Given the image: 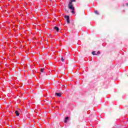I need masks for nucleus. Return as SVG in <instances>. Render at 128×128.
Returning a JSON list of instances; mask_svg holds the SVG:
<instances>
[{
	"label": "nucleus",
	"instance_id": "nucleus-1",
	"mask_svg": "<svg viewBox=\"0 0 128 128\" xmlns=\"http://www.w3.org/2000/svg\"><path fill=\"white\" fill-rule=\"evenodd\" d=\"M76 2V0H70L69 2L68 7L70 10H72V13L73 14H74V5H72V2Z\"/></svg>",
	"mask_w": 128,
	"mask_h": 128
},
{
	"label": "nucleus",
	"instance_id": "nucleus-2",
	"mask_svg": "<svg viewBox=\"0 0 128 128\" xmlns=\"http://www.w3.org/2000/svg\"><path fill=\"white\" fill-rule=\"evenodd\" d=\"M55 95L56 96H62V93H56Z\"/></svg>",
	"mask_w": 128,
	"mask_h": 128
},
{
	"label": "nucleus",
	"instance_id": "nucleus-3",
	"mask_svg": "<svg viewBox=\"0 0 128 128\" xmlns=\"http://www.w3.org/2000/svg\"><path fill=\"white\" fill-rule=\"evenodd\" d=\"M66 18L67 22L68 24H70V16H66Z\"/></svg>",
	"mask_w": 128,
	"mask_h": 128
},
{
	"label": "nucleus",
	"instance_id": "nucleus-4",
	"mask_svg": "<svg viewBox=\"0 0 128 128\" xmlns=\"http://www.w3.org/2000/svg\"><path fill=\"white\" fill-rule=\"evenodd\" d=\"M54 30H56V32H58L60 30V28H58L57 27V26H54Z\"/></svg>",
	"mask_w": 128,
	"mask_h": 128
},
{
	"label": "nucleus",
	"instance_id": "nucleus-5",
	"mask_svg": "<svg viewBox=\"0 0 128 128\" xmlns=\"http://www.w3.org/2000/svg\"><path fill=\"white\" fill-rule=\"evenodd\" d=\"M15 114H16V116H20V113L18 112V110H16L15 112Z\"/></svg>",
	"mask_w": 128,
	"mask_h": 128
},
{
	"label": "nucleus",
	"instance_id": "nucleus-6",
	"mask_svg": "<svg viewBox=\"0 0 128 128\" xmlns=\"http://www.w3.org/2000/svg\"><path fill=\"white\" fill-rule=\"evenodd\" d=\"M68 117H66L65 118L64 122H68Z\"/></svg>",
	"mask_w": 128,
	"mask_h": 128
},
{
	"label": "nucleus",
	"instance_id": "nucleus-7",
	"mask_svg": "<svg viewBox=\"0 0 128 128\" xmlns=\"http://www.w3.org/2000/svg\"><path fill=\"white\" fill-rule=\"evenodd\" d=\"M92 54H93V56H96V52L94 51V52H92Z\"/></svg>",
	"mask_w": 128,
	"mask_h": 128
},
{
	"label": "nucleus",
	"instance_id": "nucleus-8",
	"mask_svg": "<svg viewBox=\"0 0 128 128\" xmlns=\"http://www.w3.org/2000/svg\"><path fill=\"white\" fill-rule=\"evenodd\" d=\"M44 68H43L40 69V72H44Z\"/></svg>",
	"mask_w": 128,
	"mask_h": 128
},
{
	"label": "nucleus",
	"instance_id": "nucleus-9",
	"mask_svg": "<svg viewBox=\"0 0 128 128\" xmlns=\"http://www.w3.org/2000/svg\"><path fill=\"white\" fill-rule=\"evenodd\" d=\"M94 12L96 14H98V12L97 10H94Z\"/></svg>",
	"mask_w": 128,
	"mask_h": 128
},
{
	"label": "nucleus",
	"instance_id": "nucleus-10",
	"mask_svg": "<svg viewBox=\"0 0 128 128\" xmlns=\"http://www.w3.org/2000/svg\"><path fill=\"white\" fill-rule=\"evenodd\" d=\"M61 60H62V62H64V59L63 58H61Z\"/></svg>",
	"mask_w": 128,
	"mask_h": 128
},
{
	"label": "nucleus",
	"instance_id": "nucleus-11",
	"mask_svg": "<svg viewBox=\"0 0 128 128\" xmlns=\"http://www.w3.org/2000/svg\"><path fill=\"white\" fill-rule=\"evenodd\" d=\"M98 52V54H100V52Z\"/></svg>",
	"mask_w": 128,
	"mask_h": 128
},
{
	"label": "nucleus",
	"instance_id": "nucleus-12",
	"mask_svg": "<svg viewBox=\"0 0 128 128\" xmlns=\"http://www.w3.org/2000/svg\"><path fill=\"white\" fill-rule=\"evenodd\" d=\"M126 6H128V4H126Z\"/></svg>",
	"mask_w": 128,
	"mask_h": 128
}]
</instances>
